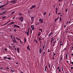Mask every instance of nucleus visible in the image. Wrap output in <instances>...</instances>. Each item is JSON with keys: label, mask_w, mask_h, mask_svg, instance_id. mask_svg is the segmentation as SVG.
<instances>
[{"label": "nucleus", "mask_w": 73, "mask_h": 73, "mask_svg": "<svg viewBox=\"0 0 73 73\" xmlns=\"http://www.w3.org/2000/svg\"><path fill=\"white\" fill-rule=\"evenodd\" d=\"M23 17H20L19 20L21 21V22H23Z\"/></svg>", "instance_id": "f257e3e1"}, {"label": "nucleus", "mask_w": 73, "mask_h": 73, "mask_svg": "<svg viewBox=\"0 0 73 73\" xmlns=\"http://www.w3.org/2000/svg\"><path fill=\"white\" fill-rule=\"evenodd\" d=\"M39 21L40 22V23H43V19H39Z\"/></svg>", "instance_id": "f03ea898"}, {"label": "nucleus", "mask_w": 73, "mask_h": 73, "mask_svg": "<svg viewBox=\"0 0 73 73\" xmlns=\"http://www.w3.org/2000/svg\"><path fill=\"white\" fill-rule=\"evenodd\" d=\"M36 7V5H34L33 6H32L31 7H30V9H33L34 8H35Z\"/></svg>", "instance_id": "7ed1b4c3"}, {"label": "nucleus", "mask_w": 73, "mask_h": 73, "mask_svg": "<svg viewBox=\"0 0 73 73\" xmlns=\"http://www.w3.org/2000/svg\"><path fill=\"white\" fill-rule=\"evenodd\" d=\"M15 27H16V28H20V27L19 26H18L16 25H15L14 26V27L15 28Z\"/></svg>", "instance_id": "20e7f679"}, {"label": "nucleus", "mask_w": 73, "mask_h": 73, "mask_svg": "<svg viewBox=\"0 0 73 73\" xmlns=\"http://www.w3.org/2000/svg\"><path fill=\"white\" fill-rule=\"evenodd\" d=\"M7 3H6V4L4 5H3L2 6H1L0 7V8H2V7H4V6H5V5H7V4H8V1H7Z\"/></svg>", "instance_id": "39448f33"}, {"label": "nucleus", "mask_w": 73, "mask_h": 73, "mask_svg": "<svg viewBox=\"0 0 73 73\" xmlns=\"http://www.w3.org/2000/svg\"><path fill=\"white\" fill-rule=\"evenodd\" d=\"M17 50L19 53H20V48H17Z\"/></svg>", "instance_id": "423d86ee"}, {"label": "nucleus", "mask_w": 73, "mask_h": 73, "mask_svg": "<svg viewBox=\"0 0 73 73\" xmlns=\"http://www.w3.org/2000/svg\"><path fill=\"white\" fill-rule=\"evenodd\" d=\"M16 0H13V1H10V3H16Z\"/></svg>", "instance_id": "0eeeda50"}, {"label": "nucleus", "mask_w": 73, "mask_h": 73, "mask_svg": "<svg viewBox=\"0 0 73 73\" xmlns=\"http://www.w3.org/2000/svg\"><path fill=\"white\" fill-rule=\"evenodd\" d=\"M27 49H28L29 50V51H30L31 50H30V48H29V45H28L27 46Z\"/></svg>", "instance_id": "6e6552de"}, {"label": "nucleus", "mask_w": 73, "mask_h": 73, "mask_svg": "<svg viewBox=\"0 0 73 73\" xmlns=\"http://www.w3.org/2000/svg\"><path fill=\"white\" fill-rule=\"evenodd\" d=\"M9 21H8L7 22L2 25L1 26V27H2V26H3V25H6V24H8V23H9Z\"/></svg>", "instance_id": "1a4fd4ad"}, {"label": "nucleus", "mask_w": 73, "mask_h": 73, "mask_svg": "<svg viewBox=\"0 0 73 73\" xmlns=\"http://www.w3.org/2000/svg\"><path fill=\"white\" fill-rule=\"evenodd\" d=\"M31 28H32V29L33 30H34L35 29V28H34V26L33 25L31 26Z\"/></svg>", "instance_id": "9d476101"}, {"label": "nucleus", "mask_w": 73, "mask_h": 73, "mask_svg": "<svg viewBox=\"0 0 73 73\" xmlns=\"http://www.w3.org/2000/svg\"><path fill=\"white\" fill-rule=\"evenodd\" d=\"M42 49L40 48V50H39V52H40V54H41V52H42Z\"/></svg>", "instance_id": "9b49d317"}, {"label": "nucleus", "mask_w": 73, "mask_h": 73, "mask_svg": "<svg viewBox=\"0 0 73 73\" xmlns=\"http://www.w3.org/2000/svg\"><path fill=\"white\" fill-rule=\"evenodd\" d=\"M31 20L32 21H33V20H34V17H31Z\"/></svg>", "instance_id": "f8f14e48"}, {"label": "nucleus", "mask_w": 73, "mask_h": 73, "mask_svg": "<svg viewBox=\"0 0 73 73\" xmlns=\"http://www.w3.org/2000/svg\"><path fill=\"white\" fill-rule=\"evenodd\" d=\"M41 35V33L40 32H39V33L38 34V36H40Z\"/></svg>", "instance_id": "ddd939ff"}, {"label": "nucleus", "mask_w": 73, "mask_h": 73, "mask_svg": "<svg viewBox=\"0 0 73 73\" xmlns=\"http://www.w3.org/2000/svg\"><path fill=\"white\" fill-rule=\"evenodd\" d=\"M13 40L12 41H14V42H15V41H16V40H15V36H13Z\"/></svg>", "instance_id": "4468645a"}, {"label": "nucleus", "mask_w": 73, "mask_h": 73, "mask_svg": "<svg viewBox=\"0 0 73 73\" xmlns=\"http://www.w3.org/2000/svg\"><path fill=\"white\" fill-rule=\"evenodd\" d=\"M5 13V11L3 12V13H1L0 14V15H3V14H4V13Z\"/></svg>", "instance_id": "2eb2a0df"}, {"label": "nucleus", "mask_w": 73, "mask_h": 73, "mask_svg": "<svg viewBox=\"0 0 73 73\" xmlns=\"http://www.w3.org/2000/svg\"><path fill=\"white\" fill-rule=\"evenodd\" d=\"M24 42L25 43V42H27V39H25V38H24Z\"/></svg>", "instance_id": "dca6fc26"}, {"label": "nucleus", "mask_w": 73, "mask_h": 73, "mask_svg": "<svg viewBox=\"0 0 73 73\" xmlns=\"http://www.w3.org/2000/svg\"><path fill=\"white\" fill-rule=\"evenodd\" d=\"M34 41L35 42H36V44H37V43H38V42H37V39H35Z\"/></svg>", "instance_id": "f3484780"}, {"label": "nucleus", "mask_w": 73, "mask_h": 73, "mask_svg": "<svg viewBox=\"0 0 73 73\" xmlns=\"http://www.w3.org/2000/svg\"><path fill=\"white\" fill-rule=\"evenodd\" d=\"M58 20V18H57L55 19V22H56L57 20Z\"/></svg>", "instance_id": "a211bd4d"}, {"label": "nucleus", "mask_w": 73, "mask_h": 73, "mask_svg": "<svg viewBox=\"0 0 73 73\" xmlns=\"http://www.w3.org/2000/svg\"><path fill=\"white\" fill-rule=\"evenodd\" d=\"M66 59L68 60V54H67L66 55Z\"/></svg>", "instance_id": "6ab92c4d"}, {"label": "nucleus", "mask_w": 73, "mask_h": 73, "mask_svg": "<svg viewBox=\"0 0 73 73\" xmlns=\"http://www.w3.org/2000/svg\"><path fill=\"white\" fill-rule=\"evenodd\" d=\"M52 33H50L49 35H48V36H49V37H50V36H51V35H52Z\"/></svg>", "instance_id": "aec40b11"}, {"label": "nucleus", "mask_w": 73, "mask_h": 73, "mask_svg": "<svg viewBox=\"0 0 73 73\" xmlns=\"http://www.w3.org/2000/svg\"><path fill=\"white\" fill-rule=\"evenodd\" d=\"M11 71L12 72V73H13V72H15V71L13 70H11Z\"/></svg>", "instance_id": "412c9836"}, {"label": "nucleus", "mask_w": 73, "mask_h": 73, "mask_svg": "<svg viewBox=\"0 0 73 73\" xmlns=\"http://www.w3.org/2000/svg\"><path fill=\"white\" fill-rule=\"evenodd\" d=\"M10 36H11V38L13 39V37H13V35H11Z\"/></svg>", "instance_id": "4be33fe9"}, {"label": "nucleus", "mask_w": 73, "mask_h": 73, "mask_svg": "<svg viewBox=\"0 0 73 73\" xmlns=\"http://www.w3.org/2000/svg\"><path fill=\"white\" fill-rule=\"evenodd\" d=\"M55 44V43L53 42V44H52V45H53V46H54Z\"/></svg>", "instance_id": "5701e85b"}, {"label": "nucleus", "mask_w": 73, "mask_h": 73, "mask_svg": "<svg viewBox=\"0 0 73 73\" xmlns=\"http://www.w3.org/2000/svg\"><path fill=\"white\" fill-rule=\"evenodd\" d=\"M39 30H40V31H41V32L42 33V29H39Z\"/></svg>", "instance_id": "b1692460"}, {"label": "nucleus", "mask_w": 73, "mask_h": 73, "mask_svg": "<svg viewBox=\"0 0 73 73\" xmlns=\"http://www.w3.org/2000/svg\"><path fill=\"white\" fill-rule=\"evenodd\" d=\"M39 41H41V39L40 38H39Z\"/></svg>", "instance_id": "393cba45"}, {"label": "nucleus", "mask_w": 73, "mask_h": 73, "mask_svg": "<svg viewBox=\"0 0 73 73\" xmlns=\"http://www.w3.org/2000/svg\"><path fill=\"white\" fill-rule=\"evenodd\" d=\"M5 17H6V16L3 17H2V19H5Z\"/></svg>", "instance_id": "a878e982"}, {"label": "nucleus", "mask_w": 73, "mask_h": 73, "mask_svg": "<svg viewBox=\"0 0 73 73\" xmlns=\"http://www.w3.org/2000/svg\"><path fill=\"white\" fill-rule=\"evenodd\" d=\"M53 53L54 54V56H53V57H54L55 55H56V54H54V52H53Z\"/></svg>", "instance_id": "bb28decb"}, {"label": "nucleus", "mask_w": 73, "mask_h": 73, "mask_svg": "<svg viewBox=\"0 0 73 73\" xmlns=\"http://www.w3.org/2000/svg\"><path fill=\"white\" fill-rule=\"evenodd\" d=\"M26 33L28 36H29V33L27 32Z\"/></svg>", "instance_id": "cd10ccee"}, {"label": "nucleus", "mask_w": 73, "mask_h": 73, "mask_svg": "<svg viewBox=\"0 0 73 73\" xmlns=\"http://www.w3.org/2000/svg\"><path fill=\"white\" fill-rule=\"evenodd\" d=\"M46 12H45V13H44L43 15H46Z\"/></svg>", "instance_id": "c85d7f7f"}, {"label": "nucleus", "mask_w": 73, "mask_h": 73, "mask_svg": "<svg viewBox=\"0 0 73 73\" xmlns=\"http://www.w3.org/2000/svg\"><path fill=\"white\" fill-rule=\"evenodd\" d=\"M14 23V22H12L10 24H13Z\"/></svg>", "instance_id": "c756f323"}, {"label": "nucleus", "mask_w": 73, "mask_h": 73, "mask_svg": "<svg viewBox=\"0 0 73 73\" xmlns=\"http://www.w3.org/2000/svg\"><path fill=\"white\" fill-rule=\"evenodd\" d=\"M19 40H20V43H23V42L21 41V40L19 39Z\"/></svg>", "instance_id": "7c9ffc66"}, {"label": "nucleus", "mask_w": 73, "mask_h": 73, "mask_svg": "<svg viewBox=\"0 0 73 73\" xmlns=\"http://www.w3.org/2000/svg\"><path fill=\"white\" fill-rule=\"evenodd\" d=\"M56 11H57L58 10V9H57V8H56Z\"/></svg>", "instance_id": "2f4dec72"}, {"label": "nucleus", "mask_w": 73, "mask_h": 73, "mask_svg": "<svg viewBox=\"0 0 73 73\" xmlns=\"http://www.w3.org/2000/svg\"><path fill=\"white\" fill-rule=\"evenodd\" d=\"M44 48H45V44L44 45L43 47V49H44Z\"/></svg>", "instance_id": "473e14b6"}, {"label": "nucleus", "mask_w": 73, "mask_h": 73, "mask_svg": "<svg viewBox=\"0 0 73 73\" xmlns=\"http://www.w3.org/2000/svg\"><path fill=\"white\" fill-rule=\"evenodd\" d=\"M62 0H59L58 2H60V1H62Z\"/></svg>", "instance_id": "72a5a7b5"}, {"label": "nucleus", "mask_w": 73, "mask_h": 73, "mask_svg": "<svg viewBox=\"0 0 73 73\" xmlns=\"http://www.w3.org/2000/svg\"><path fill=\"white\" fill-rule=\"evenodd\" d=\"M67 48L66 47L65 48H64V50H66V49Z\"/></svg>", "instance_id": "f704fd0d"}, {"label": "nucleus", "mask_w": 73, "mask_h": 73, "mask_svg": "<svg viewBox=\"0 0 73 73\" xmlns=\"http://www.w3.org/2000/svg\"><path fill=\"white\" fill-rule=\"evenodd\" d=\"M15 13V11H13V12L12 13V15H13V13Z\"/></svg>", "instance_id": "c9c22d12"}, {"label": "nucleus", "mask_w": 73, "mask_h": 73, "mask_svg": "<svg viewBox=\"0 0 73 73\" xmlns=\"http://www.w3.org/2000/svg\"><path fill=\"white\" fill-rule=\"evenodd\" d=\"M47 68V66H46L45 67V68L46 69V68Z\"/></svg>", "instance_id": "e433bc0d"}, {"label": "nucleus", "mask_w": 73, "mask_h": 73, "mask_svg": "<svg viewBox=\"0 0 73 73\" xmlns=\"http://www.w3.org/2000/svg\"><path fill=\"white\" fill-rule=\"evenodd\" d=\"M48 67L49 68H50V64H49V63L48 64Z\"/></svg>", "instance_id": "4c0bfd02"}, {"label": "nucleus", "mask_w": 73, "mask_h": 73, "mask_svg": "<svg viewBox=\"0 0 73 73\" xmlns=\"http://www.w3.org/2000/svg\"><path fill=\"white\" fill-rule=\"evenodd\" d=\"M4 59H7V57H6V56L5 57H4Z\"/></svg>", "instance_id": "58836bf2"}, {"label": "nucleus", "mask_w": 73, "mask_h": 73, "mask_svg": "<svg viewBox=\"0 0 73 73\" xmlns=\"http://www.w3.org/2000/svg\"><path fill=\"white\" fill-rule=\"evenodd\" d=\"M62 72H63V66H62Z\"/></svg>", "instance_id": "ea45409f"}, {"label": "nucleus", "mask_w": 73, "mask_h": 73, "mask_svg": "<svg viewBox=\"0 0 73 73\" xmlns=\"http://www.w3.org/2000/svg\"><path fill=\"white\" fill-rule=\"evenodd\" d=\"M57 69H60V67H58L57 68Z\"/></svg>", "instance_id": "a19ab883"}, {"label": "nucleus", "mask_w": 73, "mask_h": 73, "mask_svg": "<svg viewBox=\"0 0 73 73\" xmlns=\"http://www.w3.org/2000/svg\"><path fill=\"white\" fill-rule=\"evenodd\" d=\"M40 41V44H41V43H42V41Z\"/></svg>", "instance_id": "79ce46f5"}, {"label": "nucleus", "mask_w": 73, "mask_h": 73, "mask_svg": "<svg viewBox=\"0 0 73 73\" xmlns=\"http://www.w3.org/2000/svg\"><path fill=\"white\" fill-rule=\"evenodd\" d=\"M16 38V39H17V40H19V39L20 40V39L18 38Z\"/></svg>", "instance_id": "37998d69"}, {"label": "nucleus", "mask_w": 73, "mask_h": 73, "mask_svg": "<svg viewBox=\"0 0 73 73\" xmlns=\"http://www.w3.org/2000/svg\"><path fill=\"white\" fill-rule=\"evenodd\" d=\"M29 30H28L27 33H29Z\"/></svg>", "instance_id": "c03bdc74"}, {"label": "nucleus", "mask_w": 73, "mask_h": 73, "mask_svg": "<svg viewBox=\"0 0 73 73\" xmlns=\"http://www.w3.org/2000/svg\"><path fill=\"white\" fill-rule=\"evenodd\" d=\"M68 11V10L67 9H66L65 10V12H67Z\"/></svg>", "instance_id": "a18cd8bd"}, {"label": "nucleus", "mask_w": 73, "mask_h": 73, "mask_svg": "<svg viewBox=\"0 0 73 73\" xmlns=\"http://www.w3.org/2000/svg\"><path fill=\"white\" fill-rule=\"evenodd\" d=\"M46 68H45V70H44V71L46 72Z\"/></svg>", "instance_id": "49530a36"}, {"label": "nucleus", "mask_w": 73, "mask_h": 73, "mask_svg": "<svg viewBox=\"0 0 73 73\" xmlns=\"http://www.w3.org/2000/svg\"><path fill=\"white\" fill-rule=\"evenodd\" d=\"M59 72H61V70H60V69L59 70Z\"/></svg>", "instance_id": "de8ad7c7"}, {"label": "nucleus", "mask_w": 73, "mask_h": 73, "mask_svg": "<svg viewBox=\"0 0 73 73\" xmlns=\"http://www.w3.org/2000/svg\"><path fill=\"white\" fill-rule=\"evenodd\" d=\"M6 69H7L8 70V69H9V68H7Z\"/></svg>", "instance_id": "09e8293b"}, {"label": "nucleus", "mask_w": 73, "mask_h": 73, "mask_svg": "<svg viewBox=\"0 0 73 73\" xmlns=\"http://www.w3.org/2000/svg\"><path fill=\"white\" fill-rule=\"evenodd\" d=\"M40 24V23H38L37 24H36V25H38V24Z\"/></svg>", "instance_id": "8fccbe9b"}, {"label": "nucleus", "mask_w": 73, "mask_h": 73, "mask_svg": "<svg viewBox=\"0 0 73 73\" xmlns=\"http://www.w3.org/2000/svg\"><path fill=\"white\" fill-rule=\"evenodd\" d=\"M42 36H40V37H39V38H41V37H41Z\"/></svg>", "instance_id": "3c124183"}, {"label": "nucleus", "mask_w": 73, "mask_h": 73, "mask_svg": "<svg viewBox=\"0 0 73 73\" xmlns=\"http://www.w3.org/2000/svg\"><path fill=\"white\" fill-rule=\"evenodd\" d=\"M14 31H15V32H16V29H14Z\"/></svg>", "instance_id": "603ef678"}, {"label": "nucleus", "mask_w": 73, "mask_h": 73, "mask_svg": "<svg viewBox=\"0 0 73 73\" xmlns=\"http://www.w3.org/2000/svg\"><path fill=\"white\" fill-rule=\"evenodd\" d=\"M57 11H56V14H57Z\"/></svg>", "instance_id": "864d4df0"}, {"label": "nucleus", "mask_w": 73, "mask_h": 73, "mask_svg": "<svg viewBox=\"0 0 73 73\" xmlns=\"http://www.w3.org/2000/svg\"><path fill=\"white\" fill-rule=\"evenodd\" d=\"M40 26H42V24H40Z\"/></svg>", "instance_id": "5fc2aeb1"}, {"label": "nucleus", "mask_w": 73, "mask_h": 73, "mask_svg": "<svg viewBox=\"0 0 73 73\" xmlns=\"http://www.w3.org/2000/svg\"><path fill=\"white\" fill-rule=\"evenodd\" d=\"M71 64H73V62H71Z\"/></svg>", "instance_id": "6e6d98bb"}, {"label": "nucleus", "mask_w": 73, "mask_h": 73, "mask_svg": "<svg viewBox=\"0 0 73 73\" xmlns=\"http://www.w3.org/2000/svg\"><path fill=\"white\" fill-rule=\"evenodd\" d=\"M57 42V41L56 40L55 41V42H54V43H56V42Z\"/></svg>", "instance_id": "4d7b16f0"}, {"label": "nucleus", "mask_w": 73, "mask_h": 73, "mask_svg": "<svg viewBox=\"0 0 73 73\" xmlns=\"http://www.w3.org/2000/svg\"><path fill=\"white\" fill-rule=\"evenodd\" d=\"M58 14H59V15H60V14H61V13H58Z\"/></svg>", "instance_id": "13d9d810"}, {"label": "nucleus", "mask_w": 73, "mask_h": 73, "mask_svg": "<svg viewBox=\"0 0 73 73\" xmlns=\"http://www.w3.org/2000/svg\"><path fill=\"white\" fill-rule=\"evenodd\" d=\"M45 52H43V54H45Z\"/></svg>", "instance_id": "bf43d9fd"}, {"label": "nucleus", "mask_w": 73, "mask_h": 73, "mask_svg": "<svg viewBox=\"0 0 73 73\" xmlns=\"http://www.w3.org/2000/svg\"><path fill=\"white\" fill-rule=\"evenodd\" d=\"M62 43L60 44V46H61L62 45Z\"/></svg>", "instance_id": "052dcab7"}, {"label": "nucleus", "mask_w": 73, "mask_h": 73, "mask_svg": "<svg viewBox=\"0 0 73 73\" xmlns=\"http://www.w3.org/2000/svg\"><path fill=\"white\" fill-rule=\"evenodd\" d=\"M53 39V38H52V40H51V41H52V40Z\"/></svg>", "instance_id": "680f3d73"}, {"label": "nucleus", "mask_w": 73, "mask_h": 73, "mask_svg": "<svg viewBox=\"0 0 73 73\" xmlns=\"http://www.w3.org/2000/svg\"><path fill=\"white\" fill-rule=\"evenodd\" d=\"M7 58L9 60V58Z\"/></svg>", "instance_id": "e2e57ef3"}, {"label": "nucleus", "mask_w": 73, "mask_h": 73, "mask_svg": "<svg viewBox=\"0 0 73 73\" xmlns=\"http://www.w3.org/2000/svg\"><path fill=\"white\" fill-rule=\"evenodd\" d=\"M5 50H7V49H5Z\"/></svg>", "instance_id": "0e129e2a"}, {"label": "nucleus", "mask_w": 73, "mask_h": 73, "mask_svg": "<svg viewBox=\"0 0 73 73\" xmlns=\"http://www.w3.org/2000/svg\"><path fill=\"white\" fill-rule=\"evenodd\" d=\"M60 60H62V58H60Z\"/></svg>", "instance_id": "69168bd1"}, {"label": "nucleus", "mask_w": 73, "mask_h": 73, "mask_svg": "<svg viewBox=\"0 0 73 73\" xmlns=\"http://www.w3.org/2000/svg\"><path fill=\"white\" fill-rule=\"evenodd\" d=\"M64 28H66V26H64Z\"/></svg>", "instance_id": "338daca9"}, {"label": "nucleus", "mask_w": 73, "mask_h": 73, "mask_svg": "<svg viewBox=\"0 0 73 73\" xmlns=\"http://www.w3.org/2000/svg\"><path fill=\"white\" fill-rule=\"evenodd\" d=\"M71 55H72V56H73V54H71Z\"/></svg>", "instance_id": "774afa93"}]
</instances>
